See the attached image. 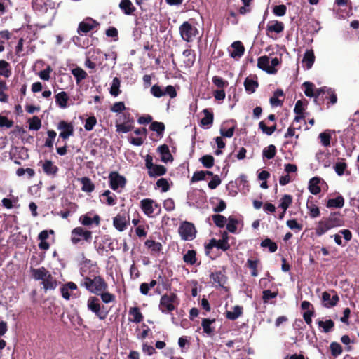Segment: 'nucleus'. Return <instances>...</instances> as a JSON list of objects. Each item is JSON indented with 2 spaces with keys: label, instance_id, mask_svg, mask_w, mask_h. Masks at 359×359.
<instances>
[{
  "label": "nucleus",
  "instance_id": "1",
  "mask_svg": "<svg viewBox=\"0 0 359 359\" xmlns=\"http://www.w3.org/2000/svg\"><path fill=\"white\" fill-rule=\"evenodd\" d=\"M81 285L96 295L104 290H108V284L100 276H94L93 278L85 277L81 283Z\"/></svg>",
  "mask_w": 359,
  "mask_h": 359
},
{
  "label": "nucleus",
  "instance_id": "2",
  "mask_svg": "<svg viewBox=\"0 0 359 359\" xmlns=\"http://www.w3.org/2000/svg\"><path fill=\"white\" fill-rule=\"evenodd\" d=\"M342 225L343 222L339 217L335 214L331 215L330 217L323 218L319 221L315 229V232L318 236H321L329 230Z\"/></svg>",
  "mask_w": 359,
  "mask_h": 359
},
{
  "label": "nucleus",
  "instance_id": "3",
  "mask_svg": "<svg viewBox=\"0 0 359 359\" xmlns=\"http://www.w3.org/2000/svg\"><path fill=\"white\" fill-rule=\"evenodd\" d=\"M182 39L187 42H191L198 34V29L189 22H184L179 28Z\"/></svg>",
  "mask_w": 359,
  "mask_h": 359
},
{
  "label": "nucleus",
  "instance_id": "4",
  "mask_svg": "<svg viewBox=\"0 0 359 359\" xmlns=\"http://www.w3.org/2000/svg\"><path fill=\"white\" fill-rule=\"evenodd\" d=\"M140 208L149 217H154L160 214V205L151 198H144L140 201Z\"/></svg>",
  "mask_w": 359,
  "mask_h": 359
},
{
  "label": "nucleus",
  "instance_id": "5",
  "mask_svg": "<svg viewBox=\"0 0 359 359\" xmlns=\"http://www.w3.org/2000/svg\"><path fill=\"white\" fill-rule=\"evenodd\" d=\"M177 304L176 294H164L161 298L158 307L162 313H170L175 309V304Z\"/></svg>",
  "mask_w": 359,
  "mask_h": 359
},
{
  "label": "nucleus",
  "instance_id": "6",
  "mask_svg": "<svg viewBox=\"0 0 359 359\" xmlns=\"http://www.w3.org/2000/svg\"><path fill=\"white\" fill-rule=\"evenodd\" d=\"M145 166L148 170V175L151 177L162 176L167 171V169L163 165L153 163V158L149 154L146 156Z\"/></svg>",
  "mask_w": 359,
  "mask_h": 359
},
{
  "label": "nucleus",
  "instance_id": "7",
  "mask_svg": "<svg viewBox=\"0 0 359 359\" xmlns=\"http://www.w3.org/2000/svg\"><path fill=\"white\" fill-rule=\"evenodd\" d=\"M92 239V232L84 229L82 227H76L72 230L71 241L73 244L76 245L82 240L90 242Z\"/></svg>",
  "mask_w": 359,
  "mask_h": 359
},
{
  "label": "nucleus",
  "instance_id": "8",
  "mask_svg": "<svg viewBox=\"0 0 359 359\" xmlns=\"http://www.w3.org/2000/svg\"><path fill=\"white\" fill-rule=\"evenodd\" d=\"M108 179L110 188L118 193L121 192L126 186V179L117 172H110Z\"/></svg>",
  "mask_w": 359,
  "mask_h": 359
},
{
  "label": "nucleus",
  "instance_id": "9",
  "mask_svg": "<svg viewBox=\"0 0 359 359\" xmlns=\"http://www.w3.org/2000/svg\"><path fill=\"white\" fill-rule=\"evenodd\" d=\"M178 232L182 239L184 241H192L196 238L195 226L189 222H183L179 227Z\"/></svg>",
  "mask_w": 359,
  "mask_h": 359
},
{
  "label": "nucleus",
  "instance_id": "10",
  "mask_svg": "<svg viewBox=\"0 0 359 359\" xmlns=\"http://www.w3.org/2000/svg\"><path fill=\"white\" fill-rule=\"evenodd\" d=\"M88 309L94 313L100 319L104 320L107 313L101 311L100 300L95 297H90L87 301Z\"/></svg>",
  "mask_w": 359,
  "mask_h": 359
},
{
  "label": "nucleus",
  "instance_id": "11",
  "mask_svg": "<svg viewBox=\"0 0 359 359\" xmlns=\"http://www.w3.org/2000/svg\"><path fill=\"white\" fill-rule=\"evenodd\" d=\"M151 93L156 97H161L165 95H169L171 98L177 96L175 88L172 86H168L165 89L158 85H154L151 88Z\"/></svg>",
  "mask_w": 359,
  "mask_h": 359
},
{
  "label": "nucleus",
  "instance_id": "12",
  "mask_svg": "<svg viewBox=\"0 0 359 359\" xmlns=\"http://www.w3.org/2000/svg\"><path fill=\"white\" fill-rule=\"evenodd\" d=\"M303 86L304 88V94L306 96L309 97H314V101L316 102L317 97L322 94L325 88L322 87L319 88H316L315 86L313 83L309 81H305L303 83Z\"/></svg>",
  "mask_w": 359,
  "mask_h": 359
},
{
  "label": "nucleus",
  "instance_id": "13",
  "mask_svg": "<svg viewBox=\"0 0 359 359\" xmlns=\"http://www.w3.org/2000/svg\"><path fill=\"white\" fill-rule=\"evenodd\" d=\"M57 130H60V137L67 140L74 135V126L72 123H68L65 121H61L57 125Z\"/></svg>",
  "mask_w": 359,
  "mask_h": 359
},
{
  "label": "nucleus",
  "instance_id": "14",
  "mask_svg": "<svg viewBox=\"0 0 359 359\" xmlns=\"http://www.w3.org/2000/svg\"><path fill=\"white\" fill-rule=\"evenodd\" d=\"M97 25V23L95 20L88 18L79 23L77 32L79 34L83 35L93 29Z\"/></svg>",
  "mask_w": 359,
  "mask_h": 359
},
{
  "label": "nucleus",
  "instance_id": "15",
  "mask_svg": "<svg viewBox=\"0 0 359 359\" xmlns=\"http://www.w3.org/2000/svg\"><path fill=\"white\" fill-rule=\"evenodd\" d=\"M333 295L328 292H323L322 294V303L325 307L331 308L337 304L339 301V297L334 291H332Z\"/></svg>",
  "mask_w": 359,
  "mask_h": 359
},
{
  "label": "nucleus",
  "instance_id": "16",
  "mask_svg": "<svg viewBox=\"0 0 359 359\" xmlns=\"http://www.w3.org/2000/svg\"><path fill=\"white\" fill-rule=\"evenodd\" d=\"M129 223V218L124 215L118 214L113 219V225L118 231H123L126 229Z\"/></svg>",
  "mask_w": 359,
  "mask_h": 359
},
{
  "label": "nucleus",
  "instance_id": "17",
  "mask_svg": "<svg viewBox=\"0 0 359 359\" xmlns=\"http://www.w3.org/2000/svg\"><path fill=\"white\" fill-rule=\"evenodd\" d=\"M244 46L239 41H234L229 48L231 57L234 59L240 58L244 54Z\"/></svg>",
  "mask_w": 359,
  "mask_h": 359
},
{
  "label": "nucleus",
  "instance_id": "18",
  "mask_svg": "<svg viewBox=\"0 0 359 359\" xmlns=\"http://www.w3.org/2000/svg\"><path fill=\"white\" fill-rule=\"evenodd\" d=\"M31 272L34 280H41V282H45L46 279L50 275V271L43 266L38 269H32Z\"/></svg>",
  "mask_w": 359,
  "mask_h": 359
},
{
  "label": "nucleus",
  "instance_id": "19",
  "mask_svg": "<svg viewBox=\"0 0 359 359\" xmlns=\"http://www.w3.org/2000/svg\"><path fill=\"white\" fill-rule=\"evenodd\" d=\"M43 171L48 176L54 177L59 170L57 165L50 160H46L42 163Z\"/></svg>",
  "mask_w": 359,
  "mask_h": 359
},
{
  "label": "nucleus",
  "instance_id": "20",
  "mask_svg": "<svg viewBox=\"0 0 359 359\" xmlns=\"http://www.w3.org/2000/svg\"><path fill=\"white\" fill-rule=\"evenodd\" d=\"M270 57L264 55L258 59L257 66L259 68L266 71L269 74H275L277 70L270 68Z\"/></svg>",
  "mask_w": 359,
  "mask_h": 359
},
{
  "label": "nucleus",
  "instance_id": "21",
  "mask_svg": "<svg viewBox=\"0 0 359 359\" xmlns=\"http://www.w3.org/2000/svg\"><path fill=\"white\" fill-rule=\"evenodd\" d=\"M79 221L83 226H90L93 224L98 226L100 224V217L97 215H95L93 218L88 215H84L79 217Z\"/></svg>",
  "mask_w": 359,
  "mask_h": 359
},
{
  "label": "nucleus",
  "instance_id": "22",
  "mask_svg": "<svg viewBox=\"0 0 359 359\" xmlns=\"http://www.w3.org/2000/svg\"><path fill=\"white\" fill-rule=\"evenodd\" d=\"M215 323V319L203 318L201 322V326L203 332L208 335L213 334L215 327L213 324Z\"/></svg>",
  "mask_w": 359,
  "mask_h": 359
},
{
  "label": "nucleus",
  "instance_id": "23",
  "mask_svg": "<svg viewBox=\"0 0 359 359\" xmlns=\"http://www.w3.org/2000/svg\"><path fill=\"white\" fill-rule=\"evenodd\" d=\"M68 100L69 97L65 91H61L55 95V102L61 109H66L68 107Z\"/></svg>",
  "mask_w": 359,
  "mask_h": 359
},
{
  "label": "nucleus",
  "instance_id": "24",
  "mask_svg": "<svg viewBox=\"0 0 359 359\" xmlns=\"http://www.w3.org/2000/svg\"><path fill=\"white\" fill-rule=\"evenodd\" d=\"M284 29V25L283 22L274 20L270 21L266 27V30L269 32H275L276 34H279L282 32Z\"/></svg>",
  "mask_w": 359,
  "mask_h": 359
},
{
  "label": "nucleus",
  "instance_id": "25",
  "mask_svg": "<svg viewBox=\"0 0 359 359\" xmlns=\"http://www.w3.org/2000/svg\"><path fill=\"white\" fill-rule=\"evenodd\" d=\"M41 284L46 292L48 290H54L57 287L58 282L50 273L49 277L46 279L45 282H41Z\"/></svg>",
  "mask_w": 359,
  "mask_h": 359
},
{
  "label": "nucleus",
  "instance_id": "26",
  "mask_svg": "<svg viewBox=\"0 0 359 359\" xmlns=\"http://www.w3.org/2000/svg\"><path fill=\"white\" fill-rule=\"evenodd\" d=\"M77 289L76 285L73 282H69L67 284L64 285L60 288V292L62 297L66 300H69L70 298L69 290H75Z\"/></svg>",
  "mask_w": 359,
  "mask_h": 359
},
{
  "label": "nucleus",
  "instance_id": "27",
  "mask_svg": "<svg viewBox=\"0 0 359 359\" xmlns=\"http://www.w3.org/2000/svg\"><path fill=\"white\" fill-rule=\"evenodd\" d=\"M158 151L161 154V158L163 162L167 163L172 161V156L170 152L169 148L166 144L158 147Z\"/></svg>",
  "mask_w": 359,
  "mask_h": 359
},
{
  "label": "nucleus",
  "instance_id": "28",
  "mask_svg": "<svg viewBox=\"0 0 359 359\" xmlns=\"http://www.w3.org/2000/svg\"><path fill=\"white\" fill-rule=\"evenodd\" d=\"M315 61V55L312 50H307L302 60V63L305 65L306 68L309 69L313 66Z\"/></svg>",
  "mask_w": 359,
  "mask_h": 359
},
{
  "label": "nucleus",
  "instance_id": "29",
  "mask_svg": "<svg viewBox=\"0 0 359 359\" xmlns=\"http://www.w3.org/2000/svg\"><path fill=\"white\" fill-rule=\"evenodd\" d=\"M119 8L126 15H131L135 11V8L130 0H121Z\"/></svg>",
  "mask_w": 359,
  "mask_h": 359
},
{
  "label": "nucleus",
  "instance_id": "30",
  "mask_svg": "<svg viewBox=\"0 0 359 359\" xmlns=\"http://www.w3.org/2000/svg\"><path fill=\"white\" fill-rule=\"evenodd\" d=\"M129 315L132 316L129 318L131 322L138 323L143 320V316L138 307H131L129 310Z\"/></svg>",
  "mask_w": 359,
  "mask_h": 359
},
{
  "label": "nucleus",
  "instance_id": "31",
  "mask_svg": "<svg viewBox=\"0 0 359 359\" xmlns=\"http://www.w3.org/2000/svg\"><path fill=\"white\" fill-rule=\"evenodd\" d=\"M81 184V190L84 192L91 193L95 189V185L91 180L88 177H84L79 180Z\"/></svg>",
  "mask_w": 359,
  "mask_h": 359
},
{
  "label": "nucleus",
  "instance_id": "32",
  "mask_svg": "<svg viewBox=\"0 0 359 359\" xmlns=\"http://www.w3.org/2000/svg\"><path fill=\"white\" fill-rule=\"evenodd\" d=\"M182 55L184 57V63L187 67H191L195 61V55L190 49H186L183 51Z\"/></svg>",
  "mask_w": 359,
  "mask_h": 359
},
{
  "label": "nucleus",
  "instance_id": "33",
  "mask_svg": "<svg viewBox=\"0 0 359 359\" xmlns=\"http://www.w3.org/2000/svg\"><path fill=\"white\" fill-rule=\"evenodd\" d=\"M320 182V179L318 177H313L310 180L309 190L312 194L316 195L320 192L321 189L319 187Z\"/></svg>",
  "mask_w": 359,
  "mask_h": 359
},
{
  "label": "nucleus",
  "instance_id": "34",
  "mask_svg": "<svg viewBox=\"0 0 359 359\" xmlns=\"http://www.w3.org/2000/svg\"><path fill=\"white\" fill-rule=\"evenodd\" d=\"M344 205V199L341 196H339L334 198H330L327 201V208H341Z\"/></svg>",
  "mask_w": 359,
  "mask_h": 359
},
{
  "label": "nucleus",
  "instance_id": "35",
  "mask_svg": "<svg viewBox=\"0 0 359 359\" xmlns=\"http://www.w3.org/2000/svg\"><path fill=\"white\" fill-rule=\"evenodd\" d=\"M210 279L221 287H222L226 282V277L221 271L212 272L210 274Z\"/></svg>",
  "mask_w": 359,
  "mask_h": 359
},
{
  "label": "nucleus",
  "instance_id": "36",
  "mask_svg": "<svg viewBox=\"0 0 359 359\" xmlns=\"http://www.w3.org/2000/svg\"><path fill=\"white\" fill-rule=\"evenodd\" d=\"M317 324L322 329V331L325 333L331 332L334 327V323L332 320H318Z\"/></svg>",
  "mask_w": 359,
  "mask_h": 359
},
{
  "label": "nucleus",
  "instance_id": "37",
  "mask_svg": "<svg viewBox=\"0 0 359 359\" xmlns=\"http://www.w3.org/2000/svg\"><path fill=\"white\" fill-rule=\"evenodd\" d=\"M244 86L248 93H253L258 87V83L252 79L246 78L244 81Z\"/></svg>",
  "mask_w": 359,
  "mask_h": 359
},
{
  "label": "nucleus",
  "instance_id": "38",
  "mask_svg": "<svg viewBox=\"0 0 359 359\" xmlns=\"http://www.w3.org/2000/svg\"><path fill=\"white\" fill-rule=\"evenodd\" d=\"M196 252L194 250H189L183 256L184 262L190 265H194L196 262Z\"/></svg>",
  "mask_w": 359,
  "mask_h": 359
},
{
  "label": "nucleus",
  "instance_id": "39",
  "mask_svg": "<svg viewBox=\"0 0 359 359\" xmlns=\"http://www.w3.org/2000/svg\"><path fill=\"white\" fill-rule=\"evenodd\" d=\"M120 85L121 81L118 77H114L112 80V83L110 87L109 93L114 97H117L120 93Z\"/></svg>",
  "mask_w": 359,
  "mask_h": 359
},
{
  "label": "nucleus",
  "instance_id": "40",
  "mask_svg": "<svg viewBox=\"0 0 359 359\" xmlns=\"http://www.w3.org/2000/svg\"><path fill=\"white\" fill-rule=\"evenodd\" d=\"M72 74L75 77L76 83H79L87 76V73L80 67H76L72 69Z\"/></svg>",
  "mask_w": 359,
  "mask_h": 359
},
{
  "label": "nucleus",
  "instance_id": "41",
  "mask_svg": "<svg viewBox=\"0 0 359 359\" xmlns=\"http://www.w3.org/2000/svg\"><path fill=\"white\" fill-rule=\"evenodd\" d=\"M242 307L240 306H235L232 311L226 312V318L229 320H234L237 319L242 314Z\"/></svg>",
  "mask_w": 359,
  "mask_h": 359
},
{
  "label": "nucleus",
  "instance_id": "42",
  "mask_svg": "<svg viewBox=\"0 0 359 359\" xmlns=\"http://www.w3.org/2000/svg\"><path fill=\"white\" fill-rule=\"evenodd\" d=\"M102 196L106 198L104 202L107 205L112 206L116 203V197L109 190H106L102 194Z\"/></svg>",
  "mask_w": 359,
  "mask_h": 359
},
{
  "label": "nucleus",
  "instance_id": "43",
  "mask_svg": "<svg viewBox=\"0 0 359 359\" xmlns=\"http://www.w3.org/2000/svg\"><path fill=\"white\" fill-rule=\"evenodd\" d=\"M97 295L100 296L102 301L104 304H109L111 302H114L116 300V297L114 294L109 292L107 290H104L103 292H100V294H97Z\"/></svg>",
  "mask_w": 359,
  "mask_h": 359
},
{
  "label": "nucleus",
  "instance_id": "44",
  "mask_svg": "<svg viewBox=\"0 0 359 359\" xmlns=\"http://www.w3.org/2000/svg\"><path fill=\"white\" fill-rule=\"evenodd\" d=\"M205 116L201 120V123L203 126H208V128L212 125L213 122V114L205 109L203 110Z\"/></svg>",
  "mask_w": 359,
  "mask_h": 359
},
{
  "label": "nucleus",
  "instance_id": "45",
  "mask_svg": "<svg viewBox=\"0 0 359 359\" xmlns=\"http://www.w3.org/2000/svg\"><path fill=\"white\" fill-rule=\"evenodd\" d=\"M276 153V148L273 144H270L265 147L262 151L263 156L267 159L273 158L275 156Z\"/></svg>",
  "mask_w": 359,
  "mask_h": 359
},
{
  "label": "nucleus",
  "instance_id": "46",
  "mask_svg": "<svg viewBox=\"0 0 359 359\" xmlns=\"http://www.w3.org/2000/svg\"><path fill=\"white\" fill-rule=\"evenodd\" d=\"M9 63L5 60H0V76L8 78L11 74V71L8 68Z\"/></svg>",
  "mask_w": 359,
  "mask_h": 359
},
{
  "label": "nucleus",
  "instance_id": "47",
  "mask_svg": "<svg viewBox=\"0 0 359 359\" xmlns=\"http://www.w3.org/2000/svg\"><path fill=\"white\" fill-rule=\"evenodd\" d=\"M230 248L228 243V237L226 233H224L222 236V238L217 240V248L221 249L224 251L227 250Z\"/></svg>",
  "mask_w": 359,
  "mask_h": 359
},
{
  "label": "nucleus",
  "instance_id": "48",
  "mask_svg": "<svg viewBox=\"0 0 359 359\" xmlns=\"http://www.w3.org/2000/svg\"><path fill=\"white\" fill-rule=\"evenodd\" d=\"M292 198L289 194L284 195L280 201V207L285 212L292 203Z\"/></svg>",
  "mask_w": 359,
  "mask_h": 359
},
{
  "label": "nucleus",
  "instance_id": "49",
  "mask_svg": "<svg viewBox=\"0 0 359 359\" xmlns=\"http://www.w3.org/2000/svg\"><path fill=\"white\" fill-rule=\"evenodd\" d=\"M238 223V222L236 218L229 217L226 224L227 230L231 233H236Z\"/></svg>",
  "mask_w": 359,
  "mask_h": 359
},
{
  "label": "nucleus",
  "instance_id": "50",
  "mask_svg": "<svg viewBox=\"0 0 359 359\" xmlns=\"http://www.w3.org/2000/svg\"><path fill=\"white\" fill-rule=\"evenodd\" d=\"M212 220L215 225L218 227H224L227 222V219L221 215H212Z\"/></svg>",
  "mask_w": 359,
  "mask_h": 359
},
{
  "label": "nucleus",
  "instance_id": "51",
  "mask_svg": "<svg viewBox=\"0 0 359 359\" xmlns=\"http://www.w3.org/2000/svg\"><path fill=\"white\" fill-rule=\"evenodd\" d=\"M41 126V120L38 116H33L29 121V128L32 130H38Z\"/></svg>",
  "mask_w": 359,
  "mask_h": 359
},
{
  "label": "nucleus",
  "instance_id": "52",
  "mask_svg": "<svg viewBox=\"0 0 359 359\" xmlns=\"http://www.w3.org/2000/svg\"><path fill=\"white\" fill-rule=\"evenodd\" d=\"M261 246L263 248H268L271 252H274L277 250L278 246L276 243L273 242L271 239L266 238L262 241Z\"/></svg>",
  "mask_w": 359,
  "mask_h": 359
},
{
  "label": "nucleus",
  "instance_id": "53",
  "mask_svg": "<svg viewBox=\"0 0 359 359\" xmlns=\"http://www.w3.org/2000/svg\"><path fill=\"white\" fill-rule=\"evenodd\" d=\"M258 263H259V261L257 259L252 260V259H249L247 261V266L251 270V275L253 277H256L258 276V271L257 270Z\"/></svg>",
  "mask_w": 359,
  "mask_h": 359
},
{
  "label": "nucleus",
  "instance_id": "54",
  "mask_svg": "<svg viewBox=\"0 0 359 359\" xmlns=\"http://www.w3.org/2000/svg\"><path fill=\"white\" fill-rule=\"evenodd\" d=\"M331 353L334 357H337L342 353V347L337 342H332L330 345Z\"/></svg>",
  "mask_w": 359,
  "mask_h": 359
},
{
  "label": "nucleus",
  "instance_id": "55",
  "mask_svg": "<svg viewBox=\"0 0 359 359\" xmlns=\"http://www.w3.org/2000/svg\"><path fill=\"white\" fill-rule=\"evenodd\" d=\"M150 129L158 135H162L165 130V126L162 122L154 121L151 123Z\"/></svg>",
  "mask_w": 359,
  "mask_h": 359
},
{
  "label": "nucleus",
  "instance_id": "56",
  "mask_svg": "<svg viewBox=\"0 0 359 359\" xmlns=\"http://www.w3.org/2000/svg\"><path fill=\"white\" fill-rule=\"evenodd\" d=\"M200 161L206 168H210L214 165V158L210 155H205L202 156Z\"/></svg>",
  "mask_w": 359,
  "mask_h": 359
},
{
  "label": "nucleus",
  "instance_id": "57",
  "mask_svg": "<svg viewBox=\"0 0 359 359\" xmlns=\"http://www.w3.org/2000/svg\"><path fill=\"white\" fill-rule=\"evenodd\" d=\"M8 87L6 83L4 81H0V102H8V95L4 93L7 90Z\"/></svg>",
  "mask_w": 359,
  "mask_h": 359
},
{
  "label": "nucleus",
  "instance_id": "58",
  "mask_svg": "<svg viewBox=\"0 0 359 359\" xmlns=\"http://www.w3.org/2000/svg\"><path fill=\"white\" fill-rule=\"evenodd\" d=\"M259 128L262 130V132L268 135H271L276 130V125H273L271 127L266 126L264 121H262L259 123Z\"/></svg>",
  "mask_w": 359,
  "mask_h": 359
},
{
  "label": "nucleus",
  "instance_id": "59",
  "mask_svg": "<svg viewBox=\"0 0 359 359\" xmlns=\"http://www.w3.org/2000/svg\"><path fill=\"white\" fill-rule=\"evenodd\" d=\"M156 187L161 189L162 192H166L170 189V184L168 180L161 178L156 182Z\"/></svg>",
  "mask_w": 359,
  "mask_h": 359
},
{
  "label": "nucleus",
  "instance_id": "60",
  "mask_svg": "<svg viewBox=\"0 0 359 359\" xmlns=\"http://www.w3.org/2000/svg\"><path fill=\"white\" fill-rule=\"evenodd\" d=\"M319 138L322 145L329 147L330 145L331 135L329 133L323 132L319 134Z\"/></svg>",
  "mask_w": 359,
  "mask_h": 359
},
{
  "label": "nucleus",
  "instance_id": "61",
  "mask_svg": "<svg viewBox=\"0 0 359 359\" xmlns=\"http://www.w3.org/2000/svg\"><path fill=\"white\" fill-rule=\"evenodd\" d=\"M97 123L96 118L93 116L88 117L85 122L84 128L87 131H90L93 129Z\"/></svg>",
  "mask_w": 359,
  "mask_h": 359
},
{
  "label": "nucleus",
  "instance_id": "62",
  "mask_svg": "<svg viewBox=\"0 0 359 359\" xmlns=\"http://www.w3.org/2000/svg\"><path fill=\"white\" fill-rule=\"evenodd\" d=\"M347 165L344 162H337L334 166V169L336 173L339 176H341L344 174Z\"/></svg>",
  "mask_w": 359,
  "mask_h": 359
},
{
  "label": "nucleus",
  "instance_id": "63",
  "mask_svg": "<svg viewBox=\"0 0 359 359\" xmlns=\"http://www.w3.org/2000/svg\"><path fill=\"white\" fill-rule=\"evenodd\" d=\"M116 127L117 132L123 133H126L130 131L133 128L131 123H129L116 124Z\"/></svg>",
  "mask_w": 359,
  "mask_h": 359
},
{
  "label": "nucleus",
  "instance_id": "64",
  "mask_svg": "<svg viewBox=\"0 0 359 359\" xmlns=\"http://www.w3.org/2000/svg\"><path fill=\"white\" fill-rule=\"evenodd\" d=\"M145 244L149 249L154 252H159L162 248L160 243L154 241H147Z\"/></svg>",
  "mask_w": 359,
  "mask_h": 359
}]
</instances>
